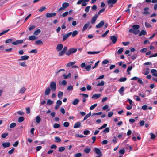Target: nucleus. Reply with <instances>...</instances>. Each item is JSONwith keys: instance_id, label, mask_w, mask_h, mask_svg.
I'll use <instances>...</instances> for the list:
<instances>
[{"instance_id": "nucleus-1", "label": "nucleus", "mask_w": 157, "mask_h": 157, "mask_svg": "<svg viewBox=\"0 0 157 157\" xmlns=\"http://www.w3.org/2000/svg\"><path fill=\"white\" fill-rule=\"evenodd\" d=\"M67 47L66 46H64L62 50L60 52L59 54V56H62L65 54L67 56H70L71 54L75 53L77 51V48H71L69 49L67 51Z\"/></svg>"}, {"instance_id": "nucleus-2", "label": "nucleus", "mask_w": 157, "mask_h": 157, "mask_svg": "<svg viewBox=\"0 0 157 157\" xmlns=\"http://www.w3.org/2000/svg\"><path fill=\"white\" fill-rule=\"evenodd\" d=\"M50 88L52 91L56 90V84L55 82L53 81L50 84Z\"/></svg>"}, {"instance_id": "nucleus-3", "label": "nucleus", "mask_w": 157, "mask_h": 157, "mask_svg": "<svg viewBox=\"0 0 157 157\" xmlns=\"http://www.w3.org/2000/svg\"><path fill=\"white\" fill-rule=\"evenodd\" d=\"M89 0H79L77 2V4L78 5L81 4L82 3V6H86L87 3V2H88Z\"/></svg>"}, {"instance_id": "nucleus-4", "label": "nucleus", "mask_w": 157, "mask_h": 157, "mask_svg": "<svg viewBox=\"0 0 157 157\" xmlns=\"http://www.w3.org/2000/svg\"><path fill=\"white\" fill-rule=\"evenodd\" d=\"M80 67L82 68H85L86 71H89L91 68V66L90 65H88L86 66L85 63H82L81 64Z\"/></svg>"}, {"instance_id": "nucleus-5", "label": "nucleus", "mask_w": 157, "mask_h": 157, "mask_svg": "<svg viewBox=\"0 0 157 157\" xmlns=\"http://www.w3.org/2000/svg\"><path fill=\"white\" fill-rule=\"evenodd\" d=\"M117 38L118 36L117 35L111 36L110 37V39L113 44L116 43L117 40Z\"/></svg>"}, {"instance_id": "nucleus-6", "label": "nucleus", "mask_w": 157, "mask_h": 157, "mask_svg": "<svg viewBox=\"0 0 157 157\" xmlns=\"http://www.w3.org/2000/svg\"><path fill=\"white\" fill-rule=\"evenodd\" d=\"M94 151L95 153L98 155V157H101L102 156V153L99 149L95 148H94Z\"/></svg>"}, {"instance_id": "nucleus-7", "label": "nucleus", "mask_w": 157, "mask_h": 157, "mask_svg": "<svg viewBox=\"0 0 157 157\" xmlns=\"http://www.w3.org/2000/svg\"><path fill=\"white\" fill-rule=\"evenodd\" d=\"M56 15V13L55 12L52 13H48L46 14V17L47 18H51L55 17Z\"/></svg>"}, {"instance_id": "nucleus-8", "label": "nucleus", "mask_w": 157, "mask_h": 157, "mask_svg": "<svg viewBox=\"0 0 157 157\" xmlns=\"http://www.w3.org/2000/svg\"><path fill=\"white\" fill-rule=\"evenodd\" d=\"M72 34V32H71L69 33H68L64 35L63 36V41H65L66 40L68 37L71 36Z\"/></svg>"}, {"instance_id": "nucleus-9", "label": "nucleus", "mask_w": 157, "mask_h": 157, "mask_svg": "<svg viewBox=\"0 0 157 157\" xmlns=\"http://www.w3.org/2000/svg\"><path fill=\"white\" fill-rule=\"evenodd\" d=\"M63 48V45L62 44H58L56 47V49L58 52H61Z\"/></svg>"}, {"instance_id": "nucleus-10", "label": "nucleus", "mask_w": 157, "mask_h": 157, "mask_svg": "<svg viewBox=\"0 0 157 157\" xmlns=\"http://www.w3.org/2000/svg\"><path fill=\"white\" fill-rule=\"evenodd\" d=\"M29 58V56L26 55H24L21 56L20 58L18 60L19 61H21L23 60H27Z\"/></svg>"}, {"instance_id": "nucleus-11", "label": "nucleus", "mask_w": 157, "mask_h": 157, "mask_svg": "<svg viewBox=\"0 0 157 157\" xmlns=\"http://www.w3.org/2000/svg\"><path fill=\"white\" fill-rule=\"evenodd\" d=\"M140 32L139 30H135L132 29H130L129 30V32L130 33H132L135 35H137Z\"/></svg>"}, {"instance_id": "nucleus-12", "label": "nucleus", "mask_w": 157, "mask_h": 157, "mask_svg": "<svg viewBox=\"0 0 157 157\" xmlns=\"http://www.w3.org/2000/svg\"><path fill=\"white\" fill-rule=\"evenodd\" d=\"M23 42V40H17L16 41L12 42V44L14 45H17L18 44H21Z\"/></svg>"}, {"instance_id": "nucleus-13", "label": "nucleus", "mask_w": 157, "mask_h": 157, "mask_svg": "<svg viewBox=\"0 0 157 157\" xmlns=\"http://www.w3.org/2000/svg\"><path fill=\"white\" fill-rule=\"evenodd\" d=\"M98 16V15L97 14H96L94 16H93L91 20V23L92 24H94L95 23L97 19Z\"/></svg>"}, {"instance_id": "nucleus-14", "label": "nucleus", "mask_w": 157, "mask_h": 157, "mask_svg": "<svg viewBox=\"0 0 157 157\" xmlns=\"http://www.w3.org/2000/svg\"><path fill=\"white\" fill-rule=\"evenodd\" d=\"M151 72L152 74V75L157 77V71L156 70L153 69L151 70Z\"/></svg>"}, {"instance_id": "nucleus-15", "label": "nucleus", "mask_w": 157, "mask_h": 157, "mask_svg": "<svg viewBox=\"0 0 157 157\" xmlns=\"http://www.w3.org/2000/svg\"><path fill=\"white\" fill-rule=\"evenodd\" d=\"M149 10V8L148 7H146L144 8V12L143 13V14L147 15L149 14L148 10Z\"/></svg>"}, {"instance_id": "nucleus-16", "label": "nucleus", "mask_w": 157, "mask_h": 157, "mask_svg": "<svg viewBox=\"0 0 157 157\" xmlns=\"http://www.w3.org/2000/svg\"><path fill=\"white\" fill-rule=\"evenodd\" d=\"M10 142H4L2 144V145L5 148H6L10 146Z\"/></svg>"}, {"instance_id": "nucleus-17", "label": "nucleus", "mask_w": 157, "mask_h": 157, "mask_svg": "<svg viewBox=\"0 0 157 157\" xmlns=\"http://www.w3.org/2000/svg\"><path fill=\"white\" fill-rule=\"evenodd\" d=\"M90 24V22H88L87 23L85 24L84 25L82 29V31L83 32V31H85L88 27Z\"/></svg>"}, {"instance_id": "nucleus-18", "label": "nucleus", "mask_w": 157, "mask_h": 157, "mask_svg": "<svg viewBox=\"0 0 157 157\" xmlns=\"http://www.w3.org/2000/svg\"><path fill=\"white\" fill-rule=\"evenodd\" d=\"M51 92V89L50 87H47L45 90V95H49Z\"/></svg>"}, {"instance_id": "nucleus-19", "label": "nucleus", "mask_w": 157, "mask_h": 157, "mask_svg": "<svg viewBox=\"0 0 157 157\" xmlns=\"http://www.w3.org/2000/svg\"><path fill=\"white\" fill-rule=\"evenodd\" d=\"M117 0H108L107 2L108 5L113 4H114L117 2Z\"/></svg>"}, {"instance_id": "nucleus-20", "label": "nucleus", "mask_w": 157, "mask_h": 157, "mask_svg": "<svg viewBox=\"0 0 157 157\" xmlns=\"http://www.w3.org/2000/svg\"><path fill=\"white\" fill-rule=\"evenodd\" d=\"M104 24V22L103 21H101L97 25L96 27L97 28L102 27Z\"/></svg>"}, {"instance_id": "nucleus-21", "label": "nucleus", "mask_w": 157, "mask_h": 157, "mask_svg": "<svg viewBox=\"0 0 157 157\" xmlns=\"http://www.w3.org/2000/svg\"><path fill=\"white\" fill-rule=\"evenodd\" d=\"M81 125V123L80 122H77L76 123H75V124H74V125L73 127L74 128H78L79 127H80Z\"/></svg>"}, {"instance_id": "nucleus-22", "label": "nucleus", "mask_w": 157, "mask_h": 157, "mask_svg": "<svg viewBox=\"0 0 157 157\" xmlns=\"http://www.w3.org/2000/svg\"><path fill=\"white\" fill-rule=\"evenodd\" d=\"M76 63V62H70L68 63L66 65L67 67H70L71 66H73V65Z\"/></svg>"}, {"instance_id": "nucleus-23", "label": "nucleus", "mask_w": 157, "mask_h": 157, "mask_svg": "<svg viewBox=\"0 0 157 157\" xmlns=\"http://www.w3.org/2000/svg\"><path fill=\"white\" fill-rule=\"evenodd\" d=\"M101 94H94L92 96V98H94L95 99H97L100 97L101 95Z\"/></svg>"}, {"instance_id": "nucleus-24", "label": "nucleus", "mask_w": 157, "mask_h": 157, "mask_svg": "<svg viewBox=\"0 0 157 157\" xmlns=\"http://www.w3.org/2000/svg\"><path fill=\"white\" fill-rule=\"evenodd\" d=\"M146 34V31L142 30L141 31L140 33H139V36H141L142 35H145Z\"/></svg>"}, {"instance_id": "nucleus-25", "label": "nucleus", "mask_w": 157, "mask_h": 157, "mask_svg": "<svg viewBox=\"0 0 157 157\" xmlns=\"http://www.w3.org/2000/svg\"><path fill=\"white\" fill-rule=\"evenodd\" d=\"M79 101L78 99H75L73 101L72 104L74 105H76L78 104Z\"/></svg>"}, {"instance_id": "nucleus-26", "label": "nucleus", "mask_w": 157, "mask_h": 157, "mask_svg": "<svg viewBox=\"0 0 157 157\" xmlns=\"http://www.w3.org/2000/svg\"><path fill=\"white\" fill-rule=\"evenodd\" d=\"M40 121L41 118L39 116H37L36 118V123L37 124H38L40 122Z\"/></svg>"}, {"instance_id": "nucleus-27", "label": "nucleus", "mask_w": 157, "mask_h": 157, "mask_svg": "<svg viewBox=\"0 0 157 157\" xmlns=\"http://www.w3.org/2000/svg\"><path fill=\"white\" fill-rule=\"evenodd\" d=\"M26 90V89L25 88V87H23L21 88V89H20L19 91V93L23 94L25 92Z\"/></svg>"}, {"instance_id": "nucleus-28", "label": "nucleus", "mask_w": 157, "mask_h": 157, "mask_svg": "<svg viewBox=\"0 0 157 157\" xmlns=\"http://www.w3.org/2000/svg\"><path fill=\"white\" fill-rule=\"evenodd\" d=\"M19 65L22 67H25L27 66V65L25 61L20 62L19 63Z\"/></svg>"}, {"instance_id": "nucleus-29", "label": "nucleus", "mask_w": 157, "mask_h": 157, "mask_svg": "<svg viewBox=\"0 0 157 157\" xmlns=\"http://www.w3.org/2000/svg\"><path fill=\"white\" fill-rule=\"evenodd\" d=\"M101 52V51H97V52H91L89 51L87 52V53L89 54H98Z\"/></svg>"}, {"instance_id": "nucleus-30", "label": "nucleus", "mask_w": 157, "mask_h": 157, "mask_svg": "<svg viewBox=\"0 0 157 157\" xmlns=\"http://www.w3.org/2000/svg\"><path fill=\"white\" fill-rule=\"evenodd\" d=\"M140 26L137 24L134 25L132 26V29L135 30H138V29L140 28Z\"/></svg>"}, {"instance_id": "nucleus-31", "label": "nucleus", "mask_w": 157, "mask_h": 157, "mask_svg": "<svg viewBox=\"0 0 157 157\" xmlns=\"http://www.w3.org/2000/svg\"><path fill=\"white\" fill-rule=\"evenodd\" d=\"M69 6V4L67 2H64L62 4V6L64 8H65Z\"/></svg>"}, {"instance_id": "nucleus-32", "label": "nucleus", "mask_w": 157, "mask_h": 157, "mask_svg": "<svg viewBox=\"0 0 157 157\" xmlns=\"http://www.w3.org/2000/svg\"><path fill=\"white\" fill-rule=\"evenodd\" d=\"M36 38V37L34 35H32L29 37V39L30 40H34Z\"/></svg>"}, {"instance_id": "nucleus-33", "label": "nucleus", "mask_w": 157, "mask_h": 157, "mask_svg": "<svg viewBox=\"0 0 157 157\" xmlns=\"http://www.w3.org/2000/svg\"><path fill=\"white\" fill-rule=\"evenodd\" d=\"M63 76L64 77V78L65 79H67L68 78H69L71 77V74L70 73H69L67 75H66L65 74H63Z\"/></svg>"}, {"instance_id": "nucleus-34", "label": "nucleus", "mask_w": 157, "mask_h": 157, "mask_svg": "<svg viewBox=\"0 0 157 157\" xmlns=\"http://www.w3.org/2000/svg\"><path fill=\"white\" fill-rule=\"evenodd\" d=\"M41 32V30L40 29H38L36 30L33 33V34L36 35H38Z\"/></svg>"}, {"instance_id": "nucleus-35", "label": "nucleus", "mask_w": 157, "mask_h": 157, "mask_svg": "<svg viewBox=\"0 0 157 157\" xmlns=\"http://www.w3.org/2000/svg\"><path fill=\"white\" fill-rule=\"evenodd\" d=\"M63 95V92L59 91L58 94V96L59 98H62Z\"/></svg>"}, {"instance_id": "nucleus-36", "label": "nucleus", "mask_w": 157, "mask_h": 157, "mask_svg": "<svg viewBox=\"0 0 157 157\" xmlns=\"http://www.w3.org/2000/svg\"><path fill=\"white\" fill-rule=\"evenodd\" d=\"M127 79L126 77H122L121 78L119 79V81L120 82H123L126 81Z\"/></svg>"}, {"instance_id": "nucleus-37", "label": "nucleus", "mask_w": 157, "mask_h": 157, "mask_svg": "<svg viewBox=\"0 0 157 157\" xmlns=\"http://www.w3.org/2000/svg\"><path fill=\"white\" fill-rule=\"evenodd\" d=\"M78 32L76 30L74 31L73 32H72V37H74L75 36L78 34Z\"/></svg>"}, {"instance_id": "nucleus-38", "label": "nucleus", "mask_w": 157, "mask_h": 157, "mask_svg": "<svg viewBox=\"0 0 157 157\" xmlns=\"http://www.w3.org/2000/svg\"><path fill=\"white\" fill-rule=\"evenodd\" d=\"M60 125L58 123H55L53 125V128H60Z\"/></svg>"}, {"instance_id": "nucleus-39", "label": "nucleus", "mask_w": 157, "mask_h": 157, "mask_svg": "<svg viewBox=\"0 0 157 157\" xmlns=\"http://www.w3.org/2000/svg\"><path fill=\"white\" fill-rule=\"evenodd\" d=\"M24 117L22 116L20 117L18 119V122L20 123L21 122L24 120Z\"/></svg>"}, {"instance_id": "nucleus-40", "label": "nucleus", "mask_w": 157, "mask_h": 157, "mask_svg": "<svg viewBox=\"0 0 157 157\" xmlns=\"http://www.w3.org/2000/svg\"><path fill=\"white\" fill-rule=\"evenodd\" d=\"M35 44L36 45H39L43 44V42L41 40H38L35 42Z\"/></svg>"}, {"instance_id": "nucleus-41", "label": "nucleus", "mask_w": 157, "mask_h": 157, "mask_svg": "<svg viewBox=\"0 0 157 157\" xmlns=\"http://www.w3.org/2000/svg\"><path fill=\"white\" fill-rule=\"evenodd\" d=\"M46 8L45 6H42L40 8L39 10V12H42L45 10L46 9Z\"/></svg>"}, {"instance_id": "nucleus-42", "label": "nucleus", "mask_w": 157, "mask_h": 157, "mask_svg": "<svg viewBox=\"0 0 157 157\" xmlns=\"http://www.w3.org/2000/svg\"><path fill=\"white\" fill-rule=\"evenodd\" d=\"M91 116V112H90L89 113L86 115L84 117L83 121H84L87 119Z\"/></svg>"}, {"instance_id": "nucleus-43", "label": "nucleus", "mask_w": 157, "mask_h": 157, "mask_svg": "<svg viewBox=\"0 0 157 157\" xmlns=\"http://www.w3.org/2000/svg\"><path fill=\"white\" fill-rule=\"evenodd\" d=\"M84 151L86 153H88L90 151L91 149L90 148H85Z\"/></svg>"}, {"instance_id": "nucleus-44", "label": "nucleus", "mask_w": 157, "mask_h": 157, "mask_svg": "<svg viewBox=\"0 0 157 157\" xmlns=\"http://www.w3.org/2000/svg\"><path fill=\"white\" fill-rule=\"evenodd\" d=\"M55 142L57 143H59L61 141V139L59 137H55Z\"/></svg>"}, {"instance_id": "nucleus-45", "label": "nucleus", "mask_w": 157, "mask_h": 157, "mask_svg": "<svg viewBox=\"0 0 157 157\" xmlns=\"http://www.w3.org/2000/svg\"><path fill=\"white\" fill-rule=\"evenodd\" d=\"M9 30H10V29H9L3 31L2 32L0 33V36L3 35L4 34L8 32Z\"/></svg>"}, {"instance_id": "nucleus-46", "label": "nucleus", "mask_w": 157, "mask_h": 157, "mask_svg": "<svg viewBox=\"0 0 157 157\" xmlns=\"http://www.w3.org/2000/svg\"><path fill=\"white\" fill-rule=\"evenodd\" d=\"M124 90V88L123 86H122L119 90V92L120 94H122Z\"/></svg>"}, {"instance_id": "nucleus-47", "label": "nucleus", "mask_w": 157, "mask_h": 157, "mask_svg": "<svg viewBox=\"0 0 157 157\" xmlns=\"http://www.w3.org/2000/svg\"><path fill=\"white\" fill-rule=\"evenodd\" d=\"M109 31V30H107L102 35L101 37L103 38L105 37L107 34L108 33Z\"/></svg>"}, {"instance_id": "nucleus-48", "label": "nucleus", "mask_w": 157, "mask_h": 157, "mask_svg": "<svg viewBox=\"0 0 157 157\" xmlns=\"http://www.w3.org/2000/svg\"><path fill=\"white\" fill-rule=\"evenodd\" d=\"M54 103V101L50 99H48L47 101V104L48 105H51Z\"/></svg>"}, {"instance_id": "nucleus-49", "label": "nucleus", "mask_w": 157, "mask_h": 157, "mask_svg": "<svg viewBox=\"0 0 157 157\" xmlns=\"http://www.w3.org/2000/svg\"><path fill=\"white\" fill-rule=\"evenodd\" d=\"M110 129L109 127H107L105 128L103 131V132L104 133H108L109 132Z\"/></svg>"}, {"instance_id": "nucleus-50", "label": "nucleus", "mask_w": 157, "mask_h": 157, "mask_svg": "<svg viewBox=\"0 0 157 157\" xmlns=\"http://www.w3.org/2000/svg\"><path fill=\"white\" fill-rule=\"evenodd\" d=\"M124 49L123 48H121L117 51V53L118 54H121L123 52Z\"/></svg>"}, {"instance_id": "nucleus-51", "label": "nucleus", "mask_w": 157, "mask_h": 157, "mask_svg": "<svg viewBox=\"0 0 157 157\" xmlns=\"http://www.w3.org/2000/svg\"><path fill=\"white\" fill-rule=\"evenodd\" d=\"M104 84L105 82L103 81H102L100 83H98L97 86H103L104 85Z\"/></svg>"}, {"instance_id": "nucleus-52", "label": "nucleus", "mask_w": 157, "mask_h": 157, "mask_svg": "<svg viewBox=\"0 0 157 157\" xmlns=\"http://www.w3.org/2000/svg\"><path fill=\"white\" fill-rule=\"evenodd\" d=\"M30 53H34V54H36L37 53V50L36 49H33L30 51L29 52Z\"/></svg>"}, {"instance_id": "nucleus-53", "label": "nucleus", "mask_w": 157, "mask_h": 157, "mask_svg": "<svg viewBox=\"0 0 157 157\" xmlns=\"http://www.w3.org/2000/svg\"><path fill=\"white\" fill-rule=\"evenodd\" d=\"M105 8H103L101 9L99 11L98 13L97 14L98 15H99L101 13L104 12L105 11Z\"/></svg>"}, {"instance_id": "nucleus-54", "label": "nucleus", "mask_w": 157, "mask_h": 157, "mask_svg": "<svg viewBox=\"0 0 157 157\" xmlns=\"http://www.w3.org/2000/svg\"><path fill=\"white\" fill-rule=\"evenodd\" d=\"M69 123L67 122H64L63 124V126L65 127H68L69 126Z\"/></svg>"}, {"instance_id": "nucleus-55", "label": "nucleus", "mask_w": 157, "mask_h": 157, "mask_svg": "<svg viewBox=\"0 0 157 157\" xmlns=\"http://www.w3.org/2000/svg\"><path fill=\"white\" fill-rule=\"evenodd\" d=\"M134 98L137 101H140V98L137 95H135L134 96Z\"/></svg>"}, {"instance_id": "nucleus-56", "label": "nucleus", "mask_w": 157, "mask_h": 157, "mask_svg": "<svg viewBox=\"0 0 157 157\" xmlns=\"http://www.w3.org/2000/svg\"><path fill=\"white\" fill-rule=\"evenodd\" d=\"M16 124L15 123H11L10 125V127L11 128H14L16 126Z\"/></svg>"}, {"instance_id": "nucleus-57", "label": "nucleus", "mask_w": 157, "mask_h": 157, "mask_svg": "<svg viewBox=\"0 0 157 157\" xmlns=\"http://www.w3.org/2000/svg\"><path fill=\"white\" fill-rule=\"evenodd\" d=\"M145 26L147 28H149L151 27V25L147 22H145Z\"/></svg>"}, {"instance_id": "nucleus-58", "label": "nucleus", "mask_w": 157, "mask_h": 157, "mask_svg": "<svg viewBox=\"0 0 157 157\" xmlns=\"http://www.w3.org/2000/svg\"><path fill=\"white\" fill-rule=\"evenodd\" d=\"M97 105L96 103L92 105L90 107V109L91 110H93L97 106Z\"/></svg>"}, {"instance_id": "nucleus-59", "label": "nucleus", "mask_w": 157, "mask_h": 157, "mask_svg": "<svg viewBox=\"0 0 157 157\" xmlns=\"http://www.w3.org/2000/svg\"><path fill=\"white\" fill-rule=\"evenodd\" d=\"M132 68V66L128 67L127 70V72H128V74H130V71H131Z\"/></svg>"}, {"instance_id": "nucleus-60", "label": "nucleus", "mask_w": 157, "mask_h": 157, "mask_svg": "<svg viewBox=\"0 0 157 157\" xmlns=\"http://www.w3.org/2000/svg\"><path fill=\"white\" fill-rule=\"evenodd\" d=\"M8 133H4L1 135V137L2 138H5L8 135Z\"/></svg>"}, {"instance_id": "nucleus-61", "label": "nucleus", "mask_w": 157, "mask_h": 157, "mask_svg": "<svg viewBox=\"0 0 157 157\" xmlns=\"http://www.w3.org/2000/svg\"><path fill=\"white\" fill-rule=\"evenodd\" d=\"M67 90H73V86H72L70 85L67 88Z\"/></svg>"}, {"instance_id": "nucleus-62", "label": "nucleus", "mask_w": 157, "mask_h": 157, "mask_svg": "<svg viewBox=\"0 0 157 157\" xmlns=\"http://www.w3.org/2000/svg\"><path fill=\"white\" fill-rule=\"evenodd\" d=\"M90 133V132L88 130H85L83 132V133L85 135H87Z\"/></svg>"}, {"instance_id": "nucleus-63", "label": "nucleus", "mask_w": 157, "mask_h": 157, "mask_svg": "<svg viewBox=\"0 0 157 157\" xmlns=\"http://www.w3.org/2000/svg\"><path fill=\"white\" fill-rule=\"evenodd\" d=\"M109 62V61L107 59H105L103 60L102 63V64L105 65L107 64Z\"/></svg>"}, {"instance_id": "nucleus-64", "label": "nucleus", "mask_w": 157, "mask_h": 157, "mask_svg": "<svg viewBox=\"0 0 157 157\" xmlns=\"http://www.w3.org/2000/svg\"><path fill=\"white\" fill-rule=\"evenodd\" d=\"M65 149V148L64 147H60L59 148V152H63Z\"/></svg>"}]
</instances>
